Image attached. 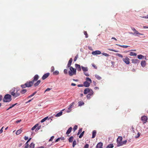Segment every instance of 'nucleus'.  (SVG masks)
<instances>
[{
    "label": "nucleus",
    "mask_w": 148,
    "mask_h": 148,
    "mask_svg": "<svg viewBox=\"0 0 148 148\" xmlns=\"http://www.w3.org/2000/svg\"><path fill=\"white\" fill-rule=\"evenodd\" d=\"M10 93L14 98L18 97L20 95L19 90L14 88L10 90Z\"/></svg>",
    "instance_id": "1"
},
{
    "label": "nucleus",
    "mask_w": 148,
    "mask_h": 148,
    "mask_svg": "<svg viewBox=\"0 0 148 148\" xmlns=\"http://www.w3.org/2000/svg\"><path fill=\"white\" fill-rule=\"evenodd\" d=\"M69 67V70L68 71L69 75L70 76H72L76 74V69L73 68L72 66Z\"/></svg>",
    "instance_id": "2"
},
{
    "label": "nucleus",
    "mask_w": 148,
    "mask_h": 148,
    "mask_svg": "<svg viewBox=\"0 0 148 148\" xmlns=\"http://www.w3.org/2000/svg\"><path fill=\"white\" fill-rule=\"evenodd\" d=\"M11 100V95L8 94L6 95L3 99V101L6 102H10Z\"/></svg>",
    "instance_id": "3"
},
{
    "label": "nucleus",
    "mask_w": 148,
    "mask_h": 148,
    "mask_svg": "<svg viewBox=\"0 0 148 148\" xmlns=\"http://www.w3.org/2000/svg\"><path fill=\"white\" fill-rule=\"evenodd\" d=\"M86 81L84 83V85L85 87H88L90 86V84L92 83V81L89 77H86Z\"/></svg>",
    "instance_id": "4"
},
{
    "label": "nucleus",
    "mask_w": 148,
    "mask_h": 148,
    "mask_svg": "<svg viewBox=\"0 0 148 148\" xmlns=\"http://www.w3.org/2000/svg\"><path fill=\"white\" fill-rule=\"evenodd\" d=\"M133 31L134 32V33L131 32L130 33L131 34H132L134 35H143V34L140 33H139L138 31H137L136 29L134 27H131Z\"/></svg>",
    "instance_id": "5"
},
{
    "label": "nucleus",
    "mask_w": 148,
    "mask_h": 148,
    "mask_svg": "<svg viewBox=\"0 0 148 148\" xmlns=\"http://www.w3.org/2000/svg\"><path fill=\"white\" fill-rule=\"evenodd\" d=\"M122 137L121 136H119L117 139V147H120L121 146V144L122 142Z\"/></svg>",
    "instance_id": "6"
},
{
    "label": "nucleus",
    "mask_w": 148,
    "mask_h": 148,
    "mask_svg": "<svg viewBox=\"0 0 148 148\" xmlns=\"http://www.w3.org/2000/svg\"><path fill=\"white\" fill-rule=\"evenodd\" d=\"M123 62L127 64H128L130 63V59L127 57H125V58L123 59Z\"/></svg>",
    "instance_id": "7"
},
{
    "label": "nucleus",
    "mask_w": 148,
    "mask_h": 148,
    "mask_svg": "<svg viewBox=\"0 0 148 148\" xmlns=\"http://www.w3.org/2000/svg\"><path fill=\"white\" fill-rule=\"evenodd\" d=\"M141 120L142 121L143 123H145L147 122V117L146 116H143L141 117Z\"/></svg>",
    "instance_id": "8"
},
{
    "label": "nucleus",
    "mask_w": 148,
    "mask_h": 148,
    "mask_svg": "<svg viewBox=\"0 0 148 148\" xmlns=\"http://www.w3.org/2000/svg\"><path fill=\"white\" fill-rule=\"evenodd\" d=\"M74 104V102H73L70 105L69 107L68 108V110L66 111V112H71V109L73 108Z\"/></svg>",
    "instance_id": "9"
},
{
    "label": "nucleus",
    "mask_w": 148,
    "mask_h": 148,
    "mask_svg": "<svg viewBox=\"0 0 148 148\" xmlns=\"http://www.w3.org/2000/svg\"><path fill=\"white\" fill-rule=\"evenodd\" d=\"M34 83L33 81H30L29 82H27L25 83L26 84H27V87H31L32 86Z\"/></svg>",
    "instance_id": "10"
},
{
    "label": "nucleus",
    "mask_w": 148,
    "mask_h": 148,
    "mask_svg": "<svg viewBox=\"0 0 148 148\" xmlns=\"http://www.w3.org/2000/svg\"><path fill=\"white\" fill-rule=\"evenodd\" d=\"M75 67L76 68V69H77L78 71H80L81 70V67L80 65L76 64H75Z\"/></svg>",
    "instance_id": "11"
},
{
    "label": "nucleus",
    "mask_w": 148,
    "mask_h": 148,
    "mask_svg": "<svg viewBox=\"0 0 148 148\" xmlns=\"http://www.w3.org/2000/svg\"><path fill=\"white\" fill-rule=\"evenodd\" d=\"M101 53L100 51L97 50L95 51H92V54L93 55H96L97 54H100Z\"/></svg>",
    "instance_id": "12"
},
{
    "label": "nucleus",
    "mask_w": 148,
    "mask_h": 148,
    "mask_svg": "<svg viewBox=\"0 0 148 148\" xmlns=\"http://www.w3.org/2000/svg\"><path fill=\"white\" fill-rule=\"evenodd\" d=\"M39 78V76L38 75H35L33 77V79L32 81H33V82L34 83L35 81H37Z\"/></svg>",
    "instance_id": "13"
},
{
    "label": "nucleus",
    "mask_w": 148,
    "mask_h": 148,
    "mask_svg": "<svg viewBox=\"0 0 148 148\" xmlns=\"http://www.w3.org/2000/svg\"><path fill=\"white\" fill-rule=\"evenodd\" d=\"M49 75V73H46L42 77V79L43 80L45 79Z\"/></svg>",
    "instance_id": "14"
},
{
    "label": "nucleus",
    "mask_w": 148,
    "mask_h": 148,
    "mask_svg": "<svg viewBox=\"0 0 148 148\" xmlns=\"http://www.w3.org/2000/svg\"><path fill=\"white\" fill-rule=\"evenodd\" d=\"M73 61V59L72 58H70L69 60V61L68 63L67 66L68 68H69V67H71V66L72 62Z\"/></svg>",
    "instance_id": "15"
},
{
    "label": "nucleus",
    "mask_w": 148,
    "mask_h": 148,
    "mask_svg": "<svg viewBox=\"0 0 148 148\" xmlns=\"http://www.w3.org/2000/svg\"><path fill=\"white\" fill-rule=\"evenodd\" d=\"M132 62L134 64L138 63L139 62V60L137 59H132Z\"/></svg>",
    "instance_id": "16"
},
{
    "label": "nucleus",
    "mask_w": 148,
    "mask_h": 148,
    "mask_svg": "<svg viewBox=\"0 0 148 148\" xmlns=\"http://www.w3.org/2000/svg\"><path fill=\"white\" fill-rule=\"evenodd\" d=\"M146 64V62L145 60L142 61L141 62V65L143 67H144L145 66Z\"/></svg>",
    "instance_id": "17"
},
{
    "label": "nucleus",
    "mask_w": 148,
    "mask_h": 148,
    "mask_svg": "<svg viewBox=\"0 0 148 148\" xmlns=\"http://www.w3.org/2000/svg\"><path fill=\"white\" fill-rule=\"evenodd\" d=\"M103 144L101 143H99L96 146V148H103L102 147Z\"/></svg>",
    "instance_id": "18"
},
{
    "label": "nucleus",
    "mask_w": 148,
    "mask_h": 148,
    "mask_svg": "<svg viewBox=\"0 0 148 148\" xmlns=\"http://www.w3.org/2000/svg\"><path fill=\"white\" fill-rule=\"evenodd\" d=\"M72 129V128L71 127H70L67 130L66 134H69L71 132Z\"/></svg>",
    "instance_id": "19"
},
{
    "label": "nucleus",
    "mask_w": 148,
    "mask_h": 148,
    "mask_svg": "<svg viewBox=\"0 0 148 148\" xmlns=\"http://www.w3.org/2000/svg\"><path fill=\"white\" fill-rule=\"evenodd\" d=\"M81 68L84 72L87 71H88V68L87 67H84L83 66H82Z\"/></svg>",
    "instance_id": "20"
},
{
    "label": "nucleus",
    "mask_w": 148,
    "mask_h": 148,
    "mask_svg": "<svg viewBox=\"0 0 148 148\" xmlns=\"http://www.w3.org/2000/svg\"><path fill=\"white\" fill-rule=\"evenodd\" d=\"M96 133L97 132L96 130H94L92 131V138H94L95 137L96 134Z\"/></svg>",
    "instance_id": "21"
},
{
    "label": "nucleus",
    "mask_w": 148,
    "mask_h": 148,
    "mask_svg": "<svg viewBox=\"0 0 148 148\" xmlns=\"http://www.w3.org/2000/svg\"><path fill=\"white\" fill-rule=\"evenodd\" d=\"M90 89H89L88 88H86L84 91V94H86L89 92Z\"/></svg>",
    "instance_id": "22"
},
{
    "label": "nucleus",
    "mask_w": 148,
    "mask_h": 148,
    "mask_svg": "<svg viewBox=\"0 0 148 148\" xmlns=\"http://www.w3.org/2000/svg\"><path fill=\"white\" fill-rule=\"evenodd\" d=\"M27 90L25 89H23L21 90L20 91V94L21 93L22 94H23L27 92Z\"/></svg>",
    "instance_id": "23"
},
{
    "label": "nucleus",
    "mask_w": 148,
    "mask_h": 148,
    "mask_svg": "<svg viewBox=\"0 0 148 148\" xmlns=\"http://www.w3.org/2000/svg\"><path fill=\"white\" fill-rule=\"evenodd\" d=\"M40 80H38L36 83L34 84V86L35 87L37 86H38L40 83Z\"/></svg>",
    "instance_id": "24"
},
{
    "label": "nucleus",
    "mask_w": 148,
    "mask_h": 148,
    "mask_svg": "<svg viewBox=\"0 0 148 148\" xmlns=\"http://www.w3.org/2000/svg\"><path fill=\"white\" fill-rule=\"evenodd\" d=\"M22 132V130H21V129H20V130H17L16 133V134L17 135H18L20 134Z\"/></svg>",
    "instance_id": "25"
},
{
    "label": "nucleus",
    "mask_w": 148,
    "mask_h": 148,
    "mask_svg": "<svg viewBox=\"0 0 148 148\" xmlns=\"http://www.w3.org/2000/svg\"><path fill=\"white\" fill-rule=\"evenodd\" d=\"M84 103L82 101H80L78 102L79 106H81L84 104Z\"/></svg>",
    "instance_id": "26"
},
{
    "label": "nucleus",
    "mask_w": 148,
    "mask_h": 148,
    "mask_svg": "<svg viewBox=\"0 0 148 148\" xmlns=\"http://www.w3.org/2000/svg\"><path fill=\"white\" fill-rule=\"evenodd\" d=\"M60 140H64V137L59 138L56 140L55 141V142H57L58 141Z\"/></svg>",
    "instance_id": "27"
},
{
    "label": "nucleus",
    "mask_w": 148,
    "mask_h": 148,
    "mask_svg": "<svg viewBox=\"0 0 148 148\" xmlns=\"http://www.w3.org/2000/svg\"><path fill=\"white\" fill-rule=\"evenodd\" d=\"M34 143H32L30 145L29 148H34Z\"/></svg>",
    "instance_id": "28"
},
{
    "label": "nucleus",
    "mask_w": 148,
    "mask_h": 148,
    "mask_svg": "<svg viewBox=\"0 0 148 148\" xmlns=\"http://www.w3.org/2000/svg\"><path fill=\"white\" fill-rule=\"evenodd\" d=\"M129 55L130 56H136L137 55V54L136 53L132 52H130Z\"/></svg>",
    "instance_id": "29"
},
{
    "label": "nucleus",
    "mask_w": 148,
    "mask_h": 148,
    "mask_svg": "<svg viewBox=\"0 0 148 148\" xmlns=\"http://www.w3.org/2000/svg\"><path fill=\"white\" fill-rule=\"evenodd\" d=\"M116 45L119 47H123V48H127V47H128L129 46H127V45H119V44H116Z\"/></svg>",
    "instance_id": "30"
},
{
    "label": "nucleus",
    "mask_w": 148,
    "mask_h": 148,
    "mask_svg": "<svg viewBox=\"0 0 148 148\" xmlns=\"http://www.w3.org/2000/svg\"><path fill=\"white\" fill-rule=\"evenodd\" d=\"M114 146L113 144H110L109 145H108L106 147V148H112Z\"/></svg>",
    "instance_id": "31"
},
{
    "label": "nucleus",
    "mask_w": 148,
    "mask_h": 148,
    "mask_svg": "<svg viewBox=\"0 0 148 148\" xmlns=\"http://www.w3.org/2000/svg\"><path fill=\"white\" fill-rule=\"evenodd\" d=\"M73 139V136H71L69 139V142H72Z\"/></svg>",
    "instance_id": "32"
},
{
    "label": "nucleus",
    "mask_w": 148,
    "mask_h": 148,
    "mask_svg": "<svg viewBox=\"0 0 148 148\" xmlns=\"http://www.w3.org/2000/svg\"><path fill=\"white\" fill-rule=\"evenodd\" d=\"M62 111H61L60 112L57 113L56 115V116L58 117L61 116L62 115Z\"/></svg>",
    "instance_id": "33"
},
{
    "label": "nucleus",
    "mask_w": 148,
    "mask_h": 148,
    "mask_svg": "<svg viewBox=\"0 0 148 148\" xmlns=\"http://www.w3.org/2000/svg\"><path fill=\"white\" fill-rule=\"evenodd\" d=\"M95 76L96 78L98 80H100L101 79V77L98 75L96 74L95 75Z\"/></svg>",
    "instance_id": "34"
},
{
    "label": "nucleus",
    "mask_w": 148,
    "mask_h": 148,
    "mask_svg": "<svg viewBox=\"0 0 148 148\" xmlns=\"http://www.w3.org/2000/svg\"><path fill=\"white\" fill-rule=\"evenodd\" d=\"M88 94L92 96L93 94V92L92 89H90L89 92H88Z\"/></svg>",
    "instance_id": "35"
},
{
    "label": "nucleus",
    "mask_w": 148,
    "mask_h": 148,
    "mask_svg": "<svg viewBox=\"0 0 148 148\" xmlns=\"http://www.w3.org/2000/svg\"><path fill=\"white\" fill-rule=\"evenodd\" d=\"M38 124H36L34 127H33L32 128V130H34L38 126Z\"/></svg>",
    "instance_id": "36"
},
{
    "label": "nucleus",
    "mask_w": 148,
    "mask_h": 148,
    "mask_svg": "<svg viewBox=\"0 0 148 148\" xmlns=\"http://www.w3.org/2000/svg\"><path fill=\"white\" fill-rule=\"evenodd\" d=\"M144 57V56L142 55H138V58L140 59H142Z\"/></svg>",
    "instance_id": "37"
},
{
    "label": "nucleus",
    "mask_w": 148,
    "mask_h": 148,
    "mask_svg": "<svg viewBox=\"0 0 148 148\" xmlns=\"http://www.w3.org/2000/svg\"><path fill=\"white\" fill-rule=\"evenodd\" d=\"M84 131H83V132H82L80 134V135L79 136V138H82L83 137V135L84 134Z\"/></svg>",
    "instance_id": "38"
},
{
    "label": "nucleus",
    "mask_w": 148,
    "mask_h": 148,
    "mask_svg": "<svg viewBox=\"0 0 148 148\" xmlns=\"http://www.w3.org/2000/svg\"><path fill=\"white\" fill-rule=\"evenodd\" d=\"M26 85H27V84L25 83L24 84L21 85V87L22 88H24L27 87V86Z\"/></svg>",
    "instance_id": "39"
},
{
    "label": "nucleus",
    "mask_w": 148,
    "mask_h": 148,
    "mask_svg": "<svg viewBox=\"0 0 148 148\" xmlns=\"http://www.w3.org/2000/svg\"><path fill=\"white\" fill-rule=\"evenodd\" d=\"M48 117V116H47V117L45 118H44L42 119L41 120V122L43 123L47 119Z\"/></svg>",
    "instance_id": "40"
},
{
    "label": "nucleus",
    "mask_w": 148,
    "mask_h": 148,
    "mask_svg": "<svg viewBox=\"0 0 148 148\" xmlns=\"http://www.w3.org/2000/svg\"><path fill=\"white\" fill-rule=\"evenodd\" d=\"M116 55L121 58H122L123 57V56L122 55L118 53H116Z\"/></svg>",
    "instance_id": "41"
},
{
    "label": "nucleus",
    "mask_w": 148,
    "mask_h": 148,
    "mask_svg": "<svg viewBox=\"0 0 148 148\" xmlns=\"http://www.w3.org/2000/svg\"><path fill=\"white\" fill-rule=\"evenodd\" d=\"M53 74L54 75H58L59 74V72L57 71H56L53 72Z\"/></svg>",
    "instance_id": "42"
},
{
    "label": "nucleus",
    "mask_w": 148,
    "mask_h": 148,
    "mask_svg": "<svg viewBox=\"0 0 148 148\" xmlns=\"http://www.w3.org/2000/svg\"><path fill=\"white\" fill-rule=\"evenodd\" d=\"M102 54L104 56L106 57H108V56H110V55L106 53H102Z\"/></svg>",
    "instance_id": "43"
},
{
    "label": "nucleus",
    "mask_w": 148,
    "mask_h": 148,
    "mask_svg": "<svg viewBox=\"0 0 148 148\" xmlns=\"http://www.w3.org/2000/svg\"><path fill=\"white\" fill-rule=\"evenodd\" d=\"M82 128H80L79 130L78 131V132L77 133V135H79L82 132Z\"/></svg>",
    "instance_id": "44"
},
{
    "label": "nucleus",
    "mask_w": 148,
    "mask_h": 148,
    "mask_svg": "<svg viewBox=\"0 0 148 148\" xmlns=\"http://www.w3.org/2000/svg\"><path fill=\"white\" fill-rule=\"evenodd\" d=\"M127 142V140H124V141L122 142L121 144V146L123 145L124 144H126Z\"/></svg>",
    "instance_id": "45"
},
{
    "label": "nucleus",
    "mask_w": 148,
    "mask_h": 148,
    "mask_svg": "<svg viewBox=\"0 0 148 148\" xmlns=\"http://www.w3.org/2000/svg\"><path fill=\"white\" fill-rule=\"evenodd\" d=\"M76 141L75 140L73 141V147H74L76 145Z\"/></svg>",
    "instance_id": "46"
},
{
    "label": "nucleus",
    "mask_w": 148,
    "mask_h": 148,
    "mask_svg": "<svg viewBox=\"0 0 148 148\" xmlns=\"http://www.w3.org/2000/svg\"><path fill=\"white\" fill-rule=\"evenodd\" d=\"M108 50L109 51H114L115 52H119L118 51V50H114V49H109Z\"/></svg>",
    "instance_id": "47"
},
{
    "label": "nucleus",
    "mask_w": 148,
    "mask_h": 148,
    "mask_svg": "<svg viewBox=\"0 0 148 148\" xmlns=\"http://www.w3.org/2000/svg\"><path fill=\"white\" fill-rule=\"evenodd\" d=\"M17 104V103H15L13 105H12V106H11L10 107H9V108H8L7 110H9V109H10V108H12V107H14V106H15V105H16V104Z\"/></svg>",
    "instance_id": "48"
},
{
    "label": "nucleus",
    "mask_w": 148,
    "mask_h": 148,
    "mask_svg": "<svg viewBox=\"0 0 148 148\" xmlns=\"http://www.w3.org/2000/svg\"><path fill=\"white\" fill-rule=\"evenodd\" d=\"M77 125H75L74 126V127L73 129V130H74V132H75L77 129Z\"/></svg>",
    "instance_id": "49"
},
{
    "label": "nucleus",
    "mask_w": 148,
    "mask_h": 148,
    "mask_svg": "<svg viewBox=\"0 0 148 148\" xmlns=\"http://www.w3.org/2000/svg\"><path fill=\"white\" fill-rule=\"evenodd\" d=\"M84 34L85 35L86 38H87L88 37V35L86 31H84Z\"/></svg>",
    "instance_id": "50"
},
{
    "label": "nucleus",
    "mask_w": 148,
    "mask_h": 148,
    "mask_svg": "<svg viewBox=\"0 0 148 148\" xmlns=\"http://www.w3.org/2000/svg\"><path fill=\"white\" fill-rule=\"evenodd\" d=\"M78 57V55H77L73 59L74 61H75Z\"/></svg>",
    "instance_id": "51"
},
{
    "label": "nucleus",
    "mask_w": 148,
    "mask_h": 148,
    "mask_svg": "<svg viewBox=\"0 0 148 148\" xmlns=\"http://www.w3.org/2000/svg\"><path fill=\"white\" fill-rule=\"evenodd\" d=\"M54 136H52L51 137V138L49 140V141H52L53 139L54 138Z\"/></svg>",
    "instance_id": "52"
},
{
    "label": "nucleus",
    "mask_w": 148,
    "mask_h": 148,
    "mask_svg": "<svg viewBox=\"0 0 148 148\" xmlns=\"http://www.w3.org/2000/svg\"><path fill=\"white\" fill-rule=\"evenodd\" d=\"M64 72L65 74H67L68 73V70L66 69H65L64 70Z\"/></svg>",
    "instance_id": "53"
},
{
    "label": "nucleus",
    "mask_w": 148,
    "mask_h": 148,
    "mask_svg": "<svg viewBox=\"0 0 148 148\" xmlns=\"http://www.w3.org/2000/svg\"><path fill=\"white\" fill-rule=\"evenodd\" d=\"M54 70V66H52L51 68V72H53Z\"/></svg>",
    "instance_id": "54"
},
{
    "label": "nucleus",
    "mask_w": 148,
    "mask_h": 148,
    "mask_svg": "<svg viewBox=\"0 0 148 148\" xmlns=\"http://www.w3.org/2000/svg\"><path fill=\"white\" fill-rule=\"evenodd\" d=\"M89 147V145L88 144H86L84 146V148H88Z\"/></svg>",
    "instance_id": "55"
},
{
    "label": "nucleus",
    "mask_w": 148,
    "mask_h": 148,
    "mask_svg": "<svg viewBox=\"0 0 148 148\" xmlns=\"http://www.w3.org/2000/svg\"><path fill=\"white\" fill-rule=\"evenodd\" d=\"M91 95H89L88 94L87 95V97L88 99H90V97Z\"/></svg>",
    "instance_id": "56"
},
{
    "label": "nucleus",
    "mask_w": 148,
    "mask_h": 148,
    "mask_svg": "<svg viewBox=\"0 0 148 148\" xmlns=\"http://www.w3.org/2000/svg\"><path fill=\"white\" fill-rule=\"evenodd\" d=\"M140 136V133L138 132L137 134V136H135V137L136 138H138Z\"/></svg>",
    "instance_id": "57"
},
{
    "label": "nucleus",
    "mask_w": 148,
    "mask_h": 148,
    "mask_svg": "<svg viewBox=\"0 0 148 148\" xmlns=\"http://www.w3.org/2000/svg\"><path fill=\"white\" fill-rule=\"evenodd\" d=\"M51 89V88H47L46 90L45 91V92H47V91H49Z\"/></svg>",
    "instance_id": "58"
},
{
    "label": "nucleus",
    "mask_w": 148,
    "mask_h": 148,
    "mask_svg": "<svg viewBox=\"0 0 148 148\" xmlns=\"http://www.w3.org/2000/svg\"><path fill=\"white\" fill-rule=\"evenodd\" d=\"M25 148H28L29 147V144H25Z\"/></svg>",
    "instance_id": "59"
},
{
    "label": "nucleus",
    "mask_w": 148,
    "mask_h": 148,
    "mask_svg": "<svg viewBox=\"0 0 148 148\" xmlns=\"http://www.w3.org/2000/svg\"><path fill=\"white\" fill-rule=\"evenodd\" d=\"M84 74L86 76H89V74L87 73L84 72Z\"/></svg>",
    "instance_id": "60"
},
{
    "label": "nucleus",
    "mask_w": 148,
    "mask_h": 148,
    "mask_svg": "<svg viewBox=\"0 0 148 148\" xmlns=\"http://www.w3.org/2000/svg\"><path fill=\"white\" fill-rule=\"evenodd\" d=\"M3 127H2V128L0 130V134L1 133H2L3 132Z\"/></svg>",
    "instance_id": "61"
},
{
    "label": "nucleus",
    "mask_w": 148,
    "mask_h": 148,
    "mask_svg": "<svg viewBox=\"0 0 148 148\" xmlns=\"http://www.w3.org/2000/svg\"><path fill=\"white\" fill-rule=\"evenodd\" d=\"M92 65L95 69H97V67L95 64H93Z\"/></svg>",
    "instance_id": "62"
},
{
    "label": "nucleus",
    "mask_w": 148,
    "mask_h": 148,
    "mask_svg": "<svg viewBox=\"0 0 148 148\" xmlns=\"http://www.w3.org/2000/svg\"><path fill=\"white\" fill-rule=\"evenodd\" d=\"M24 139L25 140H28V137H27L26 136H25L24 137Z\"/></svg>",
    "instance_id": "63"
},
{
    "label": "nucleus",
    "mask_w": 148,
    "mask_h": 148,
    "mask_svg": "<svg viewBox=\"0 0 148 148\" xmlns=\"http://www.w3.org/2000/svg\"><path fill=\"white\" fill-rule=\"evenodd\" d=\"M21 121V119H20V120H18L16 121V123H19Z\"/></svg>",
    "instance_id": "64"
}]
</instances>
